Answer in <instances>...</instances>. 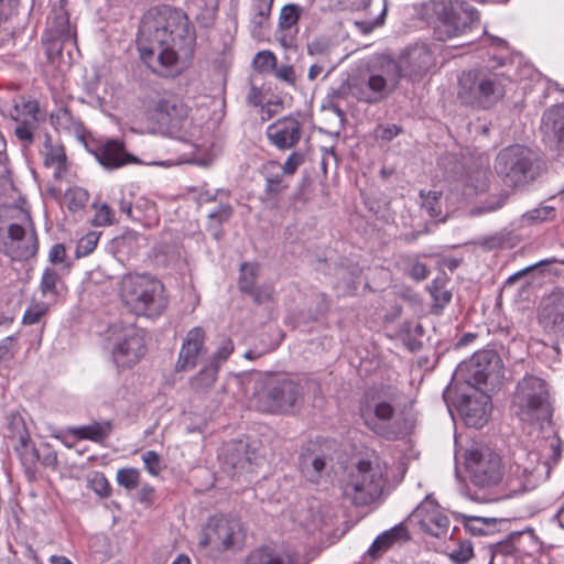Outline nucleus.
<instances>
[{"label":"nucleus","mask_w":564,"mask_h":564,"mask_svg":"<svg viewBox=\"0 0 564 564\" xmlns=\"http://www.w3.org/2000/svg\"><path fill=\"white\" fill-rule=\"evenodd\" d=\"M143 65L162 78H175L188 66L194 35L187 15L169 6L151 8L143 14Z\"/></svg>","instance_id":"1"},{"label":"nucleus","mask_w":564,"mask_h":564,"mask_svg":"<svg viewBox=\"0 0 564 564\" xmlns=\"http://www.w3.org/2000/svg\"><path fill=\"white\" fill-rule=\"evenodd\" d=\"M542 440L536 449L519 448L513 453V462L509 467L508 481L514 490L533 489L545 479L552 466L562 456V442L554 431H541Z\"/></svg>","instance_id":"2"},{"label":"nucleus","mask_w":564,"mask_h":564,"mask_svg":"<svg viewBox=\"0 0 564 564\" xmlns=\"http://www.w3.org/2000/svg\"><path fill=\"white\" fill-rule=\"evenodd\" d=\"M147 130L171 138L195 142L202 135V124L196 122L185 101L175 95H163L148 105Z\"/></svg>","instance_id":"3"},{"label":"nucleus","mask_w":564,"mask_h":564,"mask_svg":"<svg viewBox=\"0 0 564 564\" xmlns=\"http://www.w3.org/2000/svg\"><path fill=\"white\" fill-rule=\"evenodd\" d=\"M387 482V464L376 454L351 465L340 480L343 495L357 506L376 501Z\"/></svg>","instance_id":"4"},{"label":"nucleus","mask_w":564,"mask_h":564,"mask_svg":"<svg viewBox=\"0 0 564 564\" xmlns=\"http://www.w3.org/2000/svg\"><path fill=\"white\" fill-rule=\"evenodd\" d=\"M120 297L133 315V321H124L122 339L112 350L118 367L130 368L140 359L141 335L137 325L141 307V275L126 274L120 283Z\"/></svg>","instance_id":"5"},{"label":"nucleus","mask_w":564,"mask_h":564,"mask_svg":"<svg viewBox=\"0 0 564 564\" xmlns=\"http://www.w3.org/2000/svg\"><path fill=\"white\" fill-rule=\"evenodd\" d=\"M425 19L435 23V36L440 41L456 37L479 20V12L463 0H429L422 4Z\"/></svg>","instance_id":"6"},{"label":"nucleus","mask_w":564,"mask_h":564,"mask_svg":"<svg viewBox=\"0 0 564 564\" xmlns=\"http://www.w3.org/2000/svg\"><path fill=\"white\" fill-rule=\"evenodd\" d=\"M513 406L519 419L539 431L551 429L552 405L546 382L534 376H527L517 386Z\"/></svg>","instance_id":"7"},{"label":"nucleus","mask_w":564,"mask_h":564,"mask_svg":"<svg viewBox=\"0 0 564 564\" xmlns=\"http://www.w3.org/2000/svg\"><path fill=\"white\" fill-rule=\"evenodd\" d=\"M303 400V389L294 380L270 376L256 382L251 402L261 412L290 414Z\"/></svg>","instance_id":"8"},{"label":"nucleus","mask_w":564,"mask_h":564,"mask_svg":"<svg viewBox=\"0 0 564 564\" xmlns=\"http://www.w3.org/2000/svg\"><path fill=\"white\" fill-rule=\"evenodd\" d=\"M360 415L370 431L388 440L406 435L413 427V421L397 412L391 400L380 394L367 398L360 408Z\"/></svg>","instance_id":"9"},{"label":"nucleus","mask_w":564,"mask_h":564,"mask_svg":"<svg viewBox=\"0 0 564 564\" xmlns=\"http://www.w3.org/2000/svg\"><path fill=\"white\" fill-rule=\"evenodd\" d=\"M401 79V67L391 58H383L378 68L367 78H352L348 82L349 94L366 104H377L395 90Z\"/></svg>","instance_id":"10"},{"label":"nucleus","mask_w":564,"mask_h":564,"mask_svg":"<svg viewBox=\"0 0 564 564\" xmlns=\"http://www.w3.org/2000/svg\"><path fill=\"white\" fill-rule=\"evenodd\" d=\"M503 96V77L501 74L475 69L464 73L459 78L458 97L462 102L488 108Z\"/></svg>","instance_id":"11"},{"label":"nucleus","mask_w":564,"mask_h":564,"mask_svg":"<svg viewBox=\"0 0 564 564\" xmlns=\"http://www.w3.org/2000/svg\"><path fill=\"white\" fill-rule=\"evenodd\" d=\"M245 540L241 522L232 517H212L203 528L198 546L210 556L240 546Z\"/></svg>","instance_id":"12"},{"label":"nucleus","mask_w":564,"mask_h":564,"mask_svg":"<svg viewBox=\"0 0 564 564\" xmlns=\"http://www.w3.org/2000/svg\"><path fill=\"white\" fill-rule=\"evenodd\" d=\"M37 251V234L29 215L18 223L0 224V253L13 261H26Z\"/></svg>","instance_id":"13"},{"label":"nucleus","mask_w":564,"mask_h":564,"mask_svg":"<svg viewBox=\"0 0 564 564\" xmlns=\"http://www.w3.org/2000/svg\"><path fill=\"white\" fill-rule=\"evenodd\" d=\"M532 161V153L528 148L511 145L499 152L495 169L506 183L519 186L533 178Z\"/></svg>","instance_id":"14"},{"label":"nucleus","mask_w":564,"mask_h":564,"mask_svg":"<svg viewBox=\"0 0 564 564\" xmlns=\"http://www.w3.org/2000/svg\"><path fill=\"white\" fill-rule=\"evenodd\" d=\"M466 468L471 482L481 488L498 485L505 470L500 455L488 447L470 449L466 454Z\"/></svg>","instance_id":"15"},{"label":"nucleus","mask_w":564,"mask_h":564,"mask_svg":"<svg viewBox=\"0 0 564 564\" xmlns=\"http://www.w3.org/2000/svg\"><path fill=\"white\" fill-rule=\"evenodd\" d=\"M500 369V359L494 350H480L458 366L457 375L469 386L479 389L481 384L498 379Z\"/></svg>","instance_id":"16"},{"label":"nucleus","mask_w":564,"mask_h":564,"mask_svg":"<svg viewBox=\"0 0 564 564\" xmlns=\"http://www.w3.org/2000/svg\"><path fill=\"white\" fill-rule=\"evenodd\" d=\"M11 119L18 126L14 129V135L29 147L34 141V134L41 122L45 120L40 110V105L35 99L18 97L13 99V106L10 111Z\"/></svg>","instance_id":"17"},{"label":"nucleus","mask_w":564,"mask_h":564,"mask_svg":"<svg viewBox=\"0 0 564 564\" xmlns=\"http://www.w3.org/2000/svg\"><path fill=\"white\" fill-rule=\"evenodd\" d=\"M6 437L13 442V449L18 453L23 466L33 468L39 458L37 449L31 440L25 419L20 413L8 416Z\"/></svg>","instance_id":"18"},{"label":"nucleus","mask_w":564,"mask_h":564,"mask_svg":"<svg viewBox=\"0 0 564 564\" xmlns=\"http://www.w3.org/2000/svg\"><path fill=\"white\" fill-rule=\"evenodd\" d=\"M85 147L108 170L119 169L130 163H140L137 156L126 151L123 142L117 139L85 142Z\"/></svg>","instance_id":"19"},{"label":"nucleus","mask_w":564,"mask_h":564,"mask_svg":"<svg viewBox=\"0 0 564 564\" xmlns=\"http://www.w3.org/2000/svg\"><path fill=\"white\" fill-rule=\"evenodd\" d=\"M413 518L424 532L435 538L445 535L449 528L448 517L443 513L440 505L429 497L416 507Z\"/></svg>","instance_id":"20"},{"label":"nucleus","mask_w":564,"mask_h":564,"mask_svg":"<svg viewBox=\"0 0 564 564\" xmlns=\"http://www.w3.org/2000/svg\"><path fill=\"white\" fill-rule=\"evenodd\" d=\"M303 122L297 117L289 116L276 120L267 129L271 144L280 150L294 148L302 138Z\"/></svg>","instance_id":"21"},{"label":"nucleus","mask_w":564,"mask_h":564,"mask_svg":"<svg viewBox=\"0 0 564 564\" xmlns=\"http://www.w3.org/2000/svg\"><path fill=\"white\" fill-rule=\"evenodd\" d=\"M398 64L401 67V77L404 75L411 80H416L435 65V56L429 46L414 45Z\"/></svg>","instance_id":"22"},{"label":"nucleus","mask_w":564,"mask_h":564,"mask_svg":"<svg viewBox=\"0 0 564 564\" xmlns=\"http://www.w3.org/2000/svg\"><path fill=\"white\" fill-rule=\"evenodd\" d=\"M459 412L467 425L482 427L491 412L490 397L477 389L474 394L464 398L459 404Z\"/></svg>","instance_id":"23"},{"label":"nucleus","mask_w":564,"mask_h":564,"mask_svg":"<svg viewBox=\"0 0 564 564\" xmlns=\"http://www.w3.org/2000/svg\"><path fill=\"white\" fill-rule=\"evenodd\" d=\"M169 305V295L163 283L153 278L143 275V317L156 318L161 316Z\"/></svg>","instance_id":"24"},{"label":"nucleus","mask_w":564,"mask_h":564,"mask_svg":"<svg viewBox=\"0 0 564 564\" xmlns=\"http://www.w3.org/2000/svg\"><path fill=\"white\" fill-rule=\"evenodd\" d=\"M204 341L205 333L200 327H194L187 333L178 355L176 370L184 371L196 366L197 357L204 348Z\"/></svg>","instance_id":"25"},{"label":"nucleus","mask_w":564,"mask_h":564,"mask_svg":"<svg viewBox=\"0 0 564 564\" xmlns=\"http://www.w3.org/2000/svg\"><path fill=\"white\" fill-rule=\"evenodd\" d=\"M541 130L546 138L556 143L557 150L564 153V105L553 106L544 111Z\"/></svg>","instance_id":"26"},{"label":"nucleus","mask_w":564,"mask_h":564,"mask_svg":"<svg viewBox=\"0 0 564 564\" xmlns=\"http://www.w3.org/2000/svg\"><path fill=\"white\" fill-rule=\"evenodd\" d=\"M490 172L484 166L467 169L455 182V188L462 189L465 196L487 191Z\"/></svg>","instance_id":"27"},{"label":"nucleus","mask_w":564,"mask_h":564,"mask_svg":"<svg viewBox=\"0 0 564 564\" xmlns=\"http://www.w3.org/2000/svg\"><path fill=\"white\" fill-rule=\"evenodd\" d=\"M51 124L57 130L74 135L80 142L85 140L86 130L83 122L75 118L66 107H59L50 116Z\"/></svg>","instance_id":"28"},{"label":"nucleus","mask_w":564,"mask_h":564,"mask_svg":"<svg viewBox=\"0 0 564 564\" xmlns=\"http://www.w3.org/2000/svg\"><path fill=\"white\" fill-rule=\"evenodd\" d=\"M406 540H409L408 529L404 524L399 523L378 535L370 545L368 553L372 557H378L394 544Z\"/></svg>","instance_id":"29"},{"label":"nucleus","mask_w":564,"mask_h":564,"mask_svg":"<svg viewBox=\"0 0 564 564\" xmlns=\"http://www.w3.org/2000/svg\"><path fill=\"white\" fill-rule=\"evenodd\" d=\"M328 462L325 455L303 453L300 468L302 475L311 482L318 484L327 475Z\"/></svg>","instance_id":"30"},{"label":"nucleus","mask_w":564,"mask_h":564,"mask_svg":"<svg viewBox=\"0 0 564 564\" xmlns=\"http://www.w3.org/2000/svg\"><path fill=\"white\" fill-rule=\"evenodd\" d=\"M44 164L54 169V177L61 178L67 171V156L62 144H53L51 135H45L44 141Z\"/></svg>","instance_id":"31"},{"label":"nucleus","mask_w":564,"mask_h":564,"mask_svg":"<svg viewBox=\"0 0 564 564\" xmlns=\"http://www.w3.org/2000/svg\"><path fill=\"white\" fill-rule=\"evenodd\" d=\"M111 421L93 422L88 425L70 427L68 433L78 440H89L96 443L105 441L112 432Z\"/></svg>","instance_id":"32"},{"label":"nucleus","mask_w":564,"mask_h":564,"mask_svg":"<svg viewBox=\"0 0 564 564\" xmlns=\"http://www.w3.org/2000/svg\"><path fill=\"white\" fill-rule=\"evenodd\" d=\"M420 197L422 199V202H421L422 209L426 212L429 217L436 219L442 216V204H441L442 192L421 191Z\"/></svg>","instance_id":"33"},{"label":"nucleus","mask_w":564,"mask_h":564,"mask_svg":"<svg viewBox=\"0 0 564 564\" xmlns=\"http://www.w3.org/2000/svg\"><path fill=\"white\" fill-rule=\"evenodd\" d=\"M304 162V155L301 152H292L283 164L270 161L265 164V171L281 170L283 174L293 175L297 167Z\"/></svg>","instance_id":"34"},{"label":"nucleus","mask_w":564,"mask_h":564,"mask_svg":"<svg viewBox=\"0 0 564 564\" xmlns=\"http://www.w3.org/2000/svg\"><path fill=\"white\" fill-rule=\"evenodd\" d=\"M217 372L215 366L208 365L191 380L192 388L197 392L209 389L216 381Z\"/></svg>","instance_id":"35"},{"label":"nucleus","mask_w":564,"mask_h":564,"mask_svg":"<svg viewBox=\"0 0 564 564\" xmlns=\"http://www.w3.org/2000/svg\"><path fill=\"white\" fill-rule=\"evenodd\" d=\"M273 0H253L251 6V23L261 28L269 19Z\"/></svg>","instance_id":"36"},{"label":"nucleus","mask_w":564,"mask_h":564,"mask_svg":"<svg viewBox=\"0 0 564 564\" xmlns=\"http://www.w3.org/2000/svg\"><path fill=\"white\" fill-rule=\"evenodd\" d=\"M556 216V208L551 205L542 204L531 210H528L522 215V219L525 223H541L546 220H553Z\"/></svg>","instance_id":"37"},{"label":"nucleus","mask_w":564,"mask_h":564,"mask_svg":"<svg viewBox=\"0 0 564 564\" xmlns=\"http://www.w3.org/2000/svg\"><path fill=\"white\" fill-rule=\"evenodd\" d=\"M291 518L307 532L314 531L318 528V518L311 508L302 507L295 510Z\"/></svg>","instance_id":"38"},{"label":"nucleus","mask_w":564,"mask_h":564,"mask_svg":"<svg viewBox=\"0 0 564 564\" xmlns=\"http://www.w3.org/2000/svg\"><path fill=\"white\" fill-rule=\"evenodd\" d=\"M89 199V194L82 187H74L66 192L65 200L69 210L77 212L85 207Z\"/></svg>","instance_id":"39"},{"label":"nucleus","mask_w":564,"mask_h":564,"mask_svg":"<svg viewBox=\"0 0 564 564\" xmlns=\"http://www.w3.org/2000/svg\"><path fill=\"white\" fill-rule=\"evenodd\" d=\"M259 267L254 263H243L240 267L239 286L243 292H252Z\"/></svg>","instance_id":"40"},{"label":"nucleus","mask_w":564,"mask_h":564,"mask_svg":"<svg viewBox=\"0 0 564 564\" xmlns=\"http://www.w3.org/2000/svg\"><path fill=\"white\" fill-rule=\"evenodd\" d=\"M333 50V44L325 37L314 39L307 44V53L311 56L319 57V61L326 62Z\"/></svg>","instance_id":"41"},{"label":"nucleus","mask_w":564,"mask_h":564,"mask_svg":"<svg viewBox=\"0 0 564 564\" xmlns=\"http://www.w3.org/2000/svg\"><path fill=\"white\" fill-rule=\"evenodd\" d=\"M474 556V547L470 541L463 540L458 542L456 549L448 553V557L455 564H465Z\"/></svg>","instance_id":"42"},{"label":"nucleus","mask_w":564,"mask_h":564,"mask_svg":"<svg viewBox=\"0 0 564 564\" xmlns=\"http://www.w3.org/2000/svg\"><path fill=\"white\" fill-rule=\"evenodd\" d=\"M61 281V275L52 268H46L43 271L40 290L41 293L46 296L48 294L56 295V285Z\"/></svg>","instance_id":"43"},{"label":"nucleus","mask_w":564,"mask_h":564,"mask_svg":"<svg viewBox=\"0 0 564 564\" xmlns=\"http://www.w3.org/2000/svg\"><path fill=\"white\" fill-rule=\"evenodd\" d=\"M48 312V305L44 302L32 303L24 312L22 323L24 325H34L41 321Z\"/></svg>","instance_id":"44"},{"label":"nucleus","mask_w":564,"mask_h":564,"mask_svg":"<svg viewBox=\"0 0 564 564\" xmlns=\"http://www.w3.org/2000/svg\"><path fill=\"white\" fill-rule=\"evenodd\" d=\"M301 8L296 4H286L282 8L279 25L282 29H290L296 24L300 18Z\"/></svg>","instance_id":"45"},{"label":"nucleus","mask_w":564,"mask_h":564,"mask_svg":"<svg viewBox=\"0 0 564 564\" xmlns=\"http://www.w3.org/2000/svg\"><path fill=\"white\" fill-rule=\"evenodd\" d=\"M117 480L128 490L135 489L140 481V473L137 468H122L117 473Z\"/></svg>","instance_id":"46"},{"label":"nucleus","mask_w":564,"mask_h":564,"mask_svg":"<svg viewBox=\"0 0 564 564\" xmlns=\"http://www.w3.org/2000/svg\"><path fill=\"white\" fill-rule=\"evenodd\" d=\"M545 326L550 327L551 330L557 336H564V314L562 312L552 310L542 315Z\"/></svg>","instance_id":"47"},{"label":"nucleus","mask_w":564,"mask_h":564,"mask_svg":"<svg viewBox=\"0 0 564 564\" xmlns=\"http://www.w3.org/2000/svg\"><path fill=\"white\" fill-rule=\"evenodd\" d=\"M402 132L397 124H378L372 132L375 140L388 143Z\"/></svg>","instance_id":"48"},{"label":"nucleus","mask_w":564,"mask_h":564,"mask_svg":"<svg viewBox=\"0 0 564 564\" xmlns=\"http://www.w3.org/2000/svg\"><path fill=\"white\" fill-rule=\"evenodd\" d=\"M99 235L96 232H88L77 243L76 257L82 258L91 253L98 243Z\"/></svg>","instance_id":"49"},{"label":"nucleus","mask_w":564,"mask_h":564,"mask_svg":"<svg viewBox=\"0 0 564 564\" xmlns=\"http://www.w3.org/2000/svg\"><path fill=\"white\" fill-rule=\"evenodd\" d=\"M234 351V344L231 339L225 338L217 351L213 355L209 365L215 366L216 369L225 362Z\"/></svg>","instance_id":"50"},{"label":"nucleus","mask_w":564,"mask_h":564,"mask_svg":"<svg viewBox=\"0 0 564 564\" xmlns=\"http://www.w3.org/2000/svg\"><path fill=\"white\" fill-rule=\"evenodd\" d=\"M56 22H57V25H56V29H55V33L58 37V41L62 42V44L66 43V42H73L75 43L76 42V39H75V35L70 33L69 31V25H68V19L65 14H59L57 18H56Z\"/></svg>","instance_id":"51"},{"label":"nucleus","mask_w":564,"mask_h":564,"mask_svg":"<svg viewBox=\"0 0 564 564\" xmlns=\"http://www.w3.org/2000/svg\"><path fill=\"white\" fill-rule=\"evenodd\" d=\"M507 200V195L500 193L497 195H492L486 203H484L480 207H478L476 210H473V215L484 214V213H491L499 208H501Z\"/></svg>","instance_id":"52"},{"label":"nucleus","mask_w":564,"mask_h":564,"mask_svg":"<svg viewBox=\"0 0 564 564\" xmlns=\"http://www.w3.org/2000/svg\"><path fill=\"white\" fill-rule=\"evenodd\" d=\"M254 65L256 67L261 70H271L274 69L276 66V57L275 55L270 51H262L259 52L254 57Z\"/></svg>","instance_id":"53"},{"label":"nucleus","mask_w":564,"mask_h":564,"mask_svg":"<svg viewBox=\"0 0 564 564\" xmlns=\"http://www.w3.org/2000/svg\"><path fill=\"white\" fill-rule=\"evenodd\" d=\"M96 213L91 220L94 226H107L112 224L113 213L107 204L95 206Z\"/></svg>","instance_id":"54"},{"label":"nucleus","mask_w":564,"mask_h":564,"mask_svg":"<svg viewBox=\"0 0 564 564\" xmlns=\"http://www.w3.org/2000/svg\"><path fill=\"white\" fill-rule=\"evenodd\" d=\"M430 293L434 300V304L438 307H444L452 300V293L448 290L438 286L436 282H433L430 288Z\"/></svg>","instance_id":"55"},{"label":"nucleus","mask_w":564,"mask_h":564,"mask_svg":"<svg viewBox=\"0 0 564 564\" xmlns=\"http://www.w3.org/2000/svg\"><path fill=\"white\" fill-rule=\"evenodd\" d=\"M41 451L42 453L37 451L39 458L36 462L41 460L42 465L55 469L58 464L57 453L48 444L43 445Z\"/></svg>","instance_id":"56"},{"label":"nucleus","mask_w":564,"mask_h":564,"mask_svg":"<svg viewBox=\"0 0 564 564\" xmlns=\"http://www.w3.org/2000/svg\"><path fill=\"white\" fill-rule=\"evenodd\" d=\"M48 260L52 264H64L65 268L70 267V263L66 261V248L63 243H56L51 248Z\"/></svg>","instance_id":"57"},{"label":"nucleus","mask_w":564,"mask_h":564,"mask_svg":"<svg viewBox=\"0 0 564 564\" xmlns=\"http://www.w3.org/2000/svg\"><path fill=\"white\" fill-rule=\"evenodd\" d=\"M89 481L91 489L96 494H98L101 497H107L109 495V484L102 474L95 473Z\"/></svg>","instance_id":"58"},{"label":"nucleus","mask_w":564,"mask_h":564,"mask_svg":"<svg viewBox=\"0 0 564 564\" xmlns=\"http://www.w3.org/2000/svg\"><path fill=\"white\" fill-rule=\"evenodd\" d=\"M274 75L278 79L284 82L290 86H294L296 83V76L293 66L291 65H281L279 67L275 66Z\"/></svg>","instance_id":"59"},{"label":"nucleus","mask_w":564,"mask_h":564,"mask_svg":"<svg viewBox=\"0 0 564 564\" xmlns=\"http://www.w3.org/2000/svg\"><path fill=\"white\" fill-rule=\"evenodd\" d=\"M231 214L232 208L230 205H219L209 213V218L215 219L217 223L221 224L228 220Z\"/></svg>","instance_id":"60"},{"label":"nucleus","mask_w":564,"mask_h":564,"mask_svg":"<svg viewBox=\"0 0 564 564\" xmlns=\"http://www.w3.org/2000/svg\"><path fill=\"white\" fill-rule=\"evenodd\" d=\"M159 456L155 452L150 451L143 456V463L149 470V473L153 476H158L160 468H159Z\"/></svg>","instance_id":"61"},{"label":"nucleus","mask_w":564,"mask_h":564,"mask_svg":"<svg viewBox=\"0 0 564 564\" xmlns=\"http://www.w3.org/2000/svg\"><path fill=\"white\" fill-rule=\"evenodd\" d=\"M409 274L417 281L424 280L427 276V269L425 264L416 261L409 268Z\"/></svg>","instance_id":"62"},{"label":"nucleus","mask_w":564,"mask_h":564,"mask_svg":"<svg viewBox=\"0 0 564 564\" xmlns=\"http://www.w3.org/2000/svg\"><path fill=\"white\" fill-rule=\"evenodd\" d=\"M383 15H384V11H382L381 15L379 18L375 19L373 21H356L355 23L364 33H369L375 28L382 24Z\"/></svg>","instance_id":"63"},{"label":"nucleus","mask_w":564,"mask_h":564,"mask_svg":"<svg viewBox=\"0 0 564 564\" xmlns=\"http://www.w3.org/2000/svg\"><path fill=\"white\" fill-rule=\"evenodd\" d=\"M143 212L148 213L147 217L149 218V220L147 223L143 221V225L151 226L159 221L158 210L153 203H149V202L144 203Z\"/></svg>","instance_id":"64"}]
</instances>
